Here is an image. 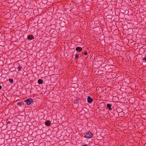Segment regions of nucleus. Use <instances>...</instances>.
I'll use <instances>...</instances> for the list:
<instances>
[{
  "label": "nucleus",
  "instance_id": "20e7f679",
  "mask_svg": "<svg viewBox=\"0 0 146 146\" xmlns=\"http://www.w3.org/2000/svg\"><path fill=\"white\" fill-rule=\"evenodd\" d=\"M45 125L48 126H49L51 125V122L49 120H47L45 122Z\"/></svg>",
  "mask_w": 146,
  "mask_h": 146
},
{
  "label": "nucleus",
  "instance_id": "4468645a",
  "mask_svg": "<svg viewBox=\"0 0 146 146\" xmlns=\"http://www.w3.org/2000/svg\"><path fill=\"white\" fill-rule=\"evenodd\" d=\"M83 53L85 55H86L88 54L87 52L86 51H85V52H84Z\"/></svg>",
  "mask_w": 146,
  "mask_h": 146
},
{
  "label": "nucleus",
  "instance_id": "f3484780",
  "mask_svg": "<svg viewBox=\"0 0 146 146\" xmlns=\"http://www.w3.org/2000/svg\"><path fill=\"white\" fill-rule=\"evenodd\" d=\"M2 86H1L0 85V90L2 88Z\"/></svg>",
  "mask_w": 146,
  "mask_h": 146
},
{
  "label": "nucleus",
  "instance_id": "9d476101",
  "mask_svg": "<svg viewBox=\"0 0 146 146\" xmlns=\"http://www.w3.org/2000/svg\"><path fill=\"white\" fill-rule=\"evenodd\" d=\"M9 82L11 83H12L13 82V80L12 78H9Z\"/></svg>",
  "mask_w": 146,
  "mask_h": 146
},
{
  "label": "nucleus",
  "instance_id": "f8f14e48",
  "mask_svg": "<svg viewBox=\"0 0 146 146\" xmlns=\"http://www.w3.org/2000/svg\"><path fill=\"white\" fill-rule=\"evenodd\" d=\"M79 57L78 54H76L75 55V58L78 59Z\"/></svg>",
  "mask_w": 146,
  "mask_h": 146
},
{
  "label": "nucleus",
  "instance_id": "9b49d317",
  "mask_svg": "<svg viewBox=\"0 0 146 146\" xmlns=\"http://www.w3.org/2000/svg\"><path fill=\"white\" fill-rule=\"evenodd\" d=\"M22 68V66H18V67L17 68L18 71H20Z\"/></svg>",
  "mask_w": 146,
  "mask_h": 146
},
{
  "label": "nucleus",
  "instance_id": "1a4fd4ad",
  "mask_svg": "<svg viewBox=\"0 0 146 146\" xmlns=\"http://www.w3.org/2000/svg\"><path fill=\"white\" fill-rule=\"evenodd\" d=\"M79 101V100L78 99H77L76 100H75L74 101V103H78Z\"/></svg>",
  "mask_w": 146,
  "mask_h": 146
},
{
  "label": "nucleus",
  "instance_id": "6e6552de",
  "mask_svg": "<svg viewBox=\"0 0 146 146\" xmlns=\"http://www.w3.org/2000/svg\"><path fill=\"white\" fill-rule=\"evenodd\" d=\"M43 81L42 80L39 79L38 80V83L39 84H41L43 83Z\"/></svg>",
  "mask_w": 146,
  "mask_h": 146
},
{
  "label": "nucleus",
  "instance_id": "a211bd4d",
  "mask_svg": "<svg viewBox=\"0 0 146 146\" xmlns=\"http://www.w3.org/2000/svg\"><path fill=\"white\" fill-rule=\"evenodd\" d=\"M82 146H87V145L86 144H85L84 145H83Z\"/></svg>",
  "mask_w": 146,
  "mask_h": 146
},
{
  "label": "nucleus",
  "instance_id": "39448f33",
  "mask_svg": "<svg viewBox=\"0 0 146 146\" xmlns=\"http://www.w3.org/2000/svg\"><path fill=\"white\" fill-rule=\"evenodd\" d=\"M27 38L29 40H32L34 39V36L32 35H29L27 36Z\"/></svg>",
  "mask_w": 146,
  "mask_h": 146
},
{
  "label": "nucleus",
  "instance_id": "7ed1b4c3",
  "mask_svg": "<svg viewBox=\"0 0 146 146\" xmlns=\"http://www.w3.org/2000/svg\"><path fill=\"white\" fill-rule=\"evenodd\" d=\"M93 101V99L92 98L89 96H88L87 97V102L89 103H91Z\"/></svg>",
  "mask_w": 146,
  "mask_h": 146
},
{
  "label": "nucleus",
  "instance_id": "423d86ee",
  "mask_svg": "<svg viewBox=\"0 0 146 146\" xmlns=\"http://www.w3.org/2000/svg\"><path fill=\"white\" fill-rule=\"evenodd\" d=\"M111 106H112V104H107V108L109 110H112V108H111Z\"/></svg>",
  "mask_w": 146,
  "mask_h": 146
},
{
  "label": "nucleus",
  "instance_id": "2eb2a0df",
  "mask_svg": "<svg viewBox=\"0 0 146 146\" xmlns=\"http://www.w3.org/2000/svg\"><path fill=\"white\" fill-rule=\"evenodd\" d=\"M142 60H143L146 61V57H144L143 58Z\"/></svg>",
  "mask_w": 146,
  "mask_h": 146
},
{
  "label": "nucleus",
  "instance_id": "0eeeda50",
  "mask_svg": "<svg viewBox=\"0 0 146 146\" xmlns=\"http://www.w3.org/2000/svg\"><path fill=\"white\" fill-rule=\"evenodd\" d=\"M76 50L77 51L80 52L82 50V48L78 46L76 47Z\"/></svg>",
  "mask_w": 146,
  "mask_h": 146
},
{
  "label": "nucleus",
  "instance_id": "f257e3e1",
  "mask_svg": "<svg viewBox=\"0 0 146 146\" xmlns=\"http://www.w3.org/2000/svg\"><path fill=\"white\" fill-rule=\"evenodd\" d=\"M93 136V133L90 131H89L86 132L84 137L88 139L92 138Z\"/></svg>",
  "mask_w": 146,
  "mask_h": 146
},
{
  "label": "nucleus",
  "instance_id": "f03ea898",
  "mask_svg": "<svg viewBox=\"0 0 146 146\" xmlns=\"http://www.w3.org/2000/svg\"><path fill=\"white\" fill-rule=\"evenodd\" d=\"M33 101V100L31 98H29L25 100V102H26V104L28 105H30Z\"/></svg>",
  "mask_w": 146,
  "mask_h": 146
},
{
  "label": "nucleus",
  "instance_id": "ddd939ff",
  "mask_svg": "<svg viewBox=\"0 0 146 146\" xmlns=\"http://www.w3.org/2000/svg\"><path fill=\"white\" fill-rule=\"evenodd\" d=\"M23 103V102H19L17 103V105H19V106H21L22 105V103Z\"/></svg>",
  "mask_w": 146,
  "mask_h": 146
},
{
  "label": "nucleus",
  "instance_id": "dca6fc26",
  "mask_svg": "<svg viewBox=\"0 0 146 146\" xmlns=\"http://www.w3.org/2000/svg\"><path fill=\"white\" fill-rule=\"evenodd\" d=\"M7 124H9V123H11V121H8L7 122Z\"/></svg>",
  "mask_w": 146,
  "mask_h": 146
}]
</instances>
